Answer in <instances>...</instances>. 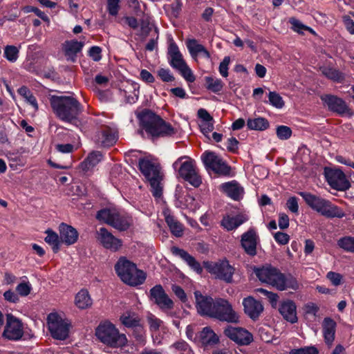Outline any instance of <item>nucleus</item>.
<instances>
[{
    "label": "nucleus",
    "mask_w": 354,
    "mask_h": 354,
    "mask_svg": "<svg viewBox=\"0 0 354 354\" xmlns=\"http://www.w3.org/2000/svg\"><path fill=\"white\" fill-rule=\"evenodd\" d=\"M50 103L57 117L69 123L77 121L84 109L81 103L72 96L53 95Z\"/></svg>",
    "instance_id": "1"
},
{
    "label": "nucleus",
    "mask_w": 354,
    "mask_h": 354,
    "mask_svg": "<svg viewBox=\"0 0 354 354\" xmlns=\"http://www.w3.org/2000/svg\"><path fill=\"white\" fill-rule=\"evenodd\" d=\"M142 129L153 138L169 137L177 133L169 122L151 110H144L139 115Z\"/></svg>",
    "instance_id": "2"
},
{
    "label": "nucleus",
    "mask_w": 354,
    "mask_h": 354,
    "mask_svg": "<svg viewBox=\"0 0 354 354\" xmlns=\"http://www.w3.org/2000/svg\"><path fill=\"white\" fill-rule=\"evenodd\" d=\"M299 194L311 209L322 216L327 218H342L346 215L342 208L332 204L328 200L309 192H301Z\"/></svg>",
    "instance_id": "3"
},
{
    "label": "nucleus",
    "mask_w": 354,
    "mask_h": 354,
    "mask_svg": "<svg viewBox=\"0 0 354 354\" xmlns=\"http://www.w3.org/2000/svg\"><path fill=\"white\" fill-rule=\"evenodd\" d=\"M115 270L120 279L130 286L140 285L146 279V274L143 271L138 270L135 263L124 257L118 261L115 265Z\"/></svg>",
    "instance_id": "4"
},
{
    "label": "nucleus",
    "mask_w": 354,
    "mask_h": 354,
    "mask_svg": "<svg viewBox=\"0 0 354 354\" xmlns=\"http://www.w3.org/2000/svg\"><path fill=\"white\" fill-rule=\"evenodd\" d=\"M96 218L120 232L127 230L133 225V219L131 215L116 209H102L97 212Z\"/></svg>",
    "instance_id": "5"
},
{
    "label": "nucleus",
    "mask_w": 354,
    "mask_h": 354,
    "mask_svg": "<svg viewBox=\"0 0 354 354\" xmlns=\"http://www.w3.org/2000/svg\"><path fill=\"white\" fill-rule=\"evenodd\" d=\"M138 165L141 173L149 181L153 196L160 198L162 189L159 165L147 158L140 159Z\"/></svg>",
    "instance_id": "6"
},
{
    "label": "nucleus",
    "mask_w": 354,
    "mask_h": 354,
    "mask_svg": "<svg viewBox=\"0 0 354 354\" xmlns=\"http://www.w3.org/2000/svg\"><path fill=\"white\" fill-rule=\"evenodd\" d=\"M95 334L102 343L113 348L123 347L127 344L126 335L120 333L115 326L109 322L100 324Z\"/></svg>",
    "instance_id": "7"
},
{
    "label": "nucleus",
    "mask_w": 354,
    "mask_h": 354,
    "mask_svg": "<svg viewBox=\"0 0 354 354\" xmlns=\"http://www.w3.org/2000/svg\"><path fill=\"white\" fill-rule=\"evenodd\" d=\"M211 317L228 323L239 322V317L226 299L218 298L214 301V307Z\"/></svg>",
    "instance_id": "8"
},
{
    "label": "nucleus",
    "mask_w": 354,
    "mask_h": 354,
    "mask_svg": "<svg viewBox=\"0 0 354 354\" xmlns=\"http://www.w3.org/2000/svg\"><path fill=\"white\" fill-rule=\"evenodd\" d=\"M205 268L216 279L222 280L227 283H232L235 268L230 264L227 260L223 259L216 262L208 263Z\"/></svg>",
    "instance_id": "9"
},
{
    "label": "nucleus",
    "mask_w": 354,
    "mask_h": 354,
    "mask_svg": "<svg viewBox=\"0 0 354 354\" xmlns=\"http://www.w3.org/2000/svg\"><path fill=\"white\" fill-rule=\"evenodd\" d=\"M24 334V328L22 322L12 314H8L2 337L10 341H19L21 339Z\"/></svg>",
    "instance_id": "10"
},
{
    "label": "nucleus",
    "mask_w": 354,
    "mask_h": 354,
    "mask_svg": "<svg viewBox=\"0 0 354 354\" xmlns=\"http://www.w3.org/2000/svg\"><path fill=\"white\" fill-rule=\"evenodd\" d=\"M48 329L53 338L64 340L68 336L69 324L57 313H50L48 318Z\"/></svg>",
    "instance_id": "11"
},
{
    "label": "nucleus",
    "mask_w": 354,
    "mask_h": 354,
    "mask_svg": "<svg viewBox=\"0 0 354 354\" xmlns=\"http://www.w3.org/2000/svg\"><path fill=\"white\" fill-rule=\"evenodd\" d=\"M255 274L263 283H268L277 288H283L281 279L283 275L277 268L267 266L255 270Z\"/></svg>",
    "instance_id": "12"
},
{
    "label": "nucleus",
    "mask_w": 354,
    "mask_h": 354,
    "mask_svg": "<svg viewBox=\"0 0 354 354\" xmlns=\"http://www.w3.org/2000/svg\"><path fill=\"white\" fill-rule=\"evenodd\" d=\"M201 159L206 168L212 169L216 174L228 175L230 172V167L214 152H204Z\"/></svg>",
    "instance_id": "13"
},
{
    "label": "nucleus",
    "mask_w": 354,
    "mask_h": 354,
    "mask_svg": "<svg viewBox=\"0 0 354 354\" xmlns=\"http://www.w3.org/2000/svg\"><path fill=\"white\" fill-rule=\"evenodd\" d=\"M178 174L181 178L189 183L195 187H198L202 183L201 178L198 175L195 162L191 158H187L183 162L179 169Z\"/></svg>",
    "instance_id": "14"
},
{
    "label": "nucleus",
    "mask_w": 354,
    "mask_h": 354,
    "mask_svg": "<svg viewBox=\"0 0 354 354\" xmlns=\"http://www.w3.org/2000/svg\"><path fill=\"white\" fill-rule=\"evenodd\" d=\"M97 241L106 249L113 252L119 250L122 245L121 239L113 236L105 227H101L96 232Z\"/></svg>",
    "instance_id": "15"
},
{
    "label": "nucleus",
    "mask_w": 354,
    "mask_h": 354,
    "mask_svg": "<svg viewBox=\"0 0 354 354\" xmlns=\"http://www.w3.org/2000/svg\"><path fill=\"white\" fill-rule=\"evenodd\" d=\"M150 298L162 310H170L174 308V301L160 284L150 290Z\"/></svg>",
    "instance_id": "16"
},
{
    "label": "nucleus",
    "mask_w": 354,
    "mask_h": 354,
    "mask_svg": "<svg viewBox=\"0 0 354 354\" xmlns=\"http://www.w3.org/2000/svg\"><path fill=\"white\" fill-rule=\"evenodd\" d=\"M224 335L239 345H248L252 340V335L241 327L227 326L223 331Z\"/></svg>",
    "instance_id": "17"
},
{
    "label": "nucleus",
    "mask_w": 354,
    "mask_h": 354,
    "mask_svg": "<svg viewBox=\"0 0 354 354\" xmlns=\"http://www.w3.org/2000/svg\"><path fill=\"white\" fill-rule=\"evenodd\" d=\"M259 236L254 228H250L241 235V243L245 253L254 257L257 254V245Z\"/></svg>",
    "instance_id": "18"
},
{
    "label": "nucleus",
    "mask_w": 354,
    "mask_h": 354,
    "mask_svg": "<svg viewBox=\"0 0 354 354\" xmlns=\"http://www.w3.org/2000/svg\"><path fill=\"white\" fill-rule=\"evenodd\" d=\"M321 99L331 111L339 115H344L349 112L347 104L342 98L333 95H322Z\"/></svg>",
    "instance_id": "19"
},
{
    "label": "nucleus",
    "mask_w": 354,
    "mask_h": 354,
    "mask_svg": "<svg viewBox=\"0 0 354 354\" xmlns=\"http://www.w3.org/2000/svg\"><path fill=\"white\" fill-rule=\"evenodd\" d=\"M327 180L330 185L337 190L344 191L351 187L349 181L341 170H334L328 172Z\"/></svg>",
    "instance_id": "20"
},
{
    "label": "nucleus",
    "mask_w": 354,
    "mask_h": 354,
    "mask_svg": "<svg viewBox=\"0 0 354 354\" xmlns=\"http://www.w3.org/2000/svg\"><path fill=\"white\" fill-rule=\"evenodd\" d=\"M196 308L202 315L212 316L214 307V301L211 297L204 296L199 291L194 292Z\"/></svg>",
    "instance_id": "21"
},
{
    "label": "nucleus",
    "mask_w": 354,
    "mask_h": 354,
    "mask_svg": "<svg viewBox=\"0 0 354 354\" xmlns=\"http://www.w3.org/2000/svg\"><path fill=\"white\" fill-rule=\"evenodd\" d=\"M279 313L287 322L295 324L297 322V306L295 303L290 299H286L279 304L278 308Z\"/></svg>",
    "instance_id": "22"
},
{
    "label": "nucleus",
    "mask_w": 354,
    "mask_h": 354,
    "mask_svg": "<svg viewBox=\"0 0 354 354\" xmlns=\"http://www.w3.org/2000/svg\"><path fill=\"white\" fill-rule=\"evenodd\" d=\"M322 327L324 342L328 347H331L335 338L337 324L332 318L325 317Z\"/></svg>",
    "instance_id": "23"
},
{
    "label": "nucleus",
    "mask_w": 354,
    "mask_h": 354,
    "mask_svg": "<svg viewBox=\"0 0 354 354\" xmlns=\"http://www.w3.org/2000/svg\"><path fill=\"white\" fill-rule=\"evenodd\" d=\"M243 305L245 314L254 320L257 319L263 310L262 304L252 297L245 298Z\"/></svg>",
    "instance_id": "24"
},
{
    "label": "nucleus",
    "mask_w": 354,
    "mask_h": 354,
    "mask_svg": "<svg viewBox=\"0 0 354 354\" xmlns=\"http://www.w3.org/2000/svg\"><path fill=\"white\" fill-rule=\"evenodd\" d=\"M61 243L67 245H73L77 242L79 234L76 229L71 225L62 223L59 226Z\"/></svg>",
    "instance_id": "25"
},
{
    "label": "nucleus",
    "mask_w": 354,
    "mask_h": 354,
    "mask_svg": "<svg viewBox=\"0 0 354 354\" xmlns=\"http://www.w3.org/2000/svg\"><path fill=\"white\" fill-rule=\"evenodd\" d=\"M171 252L174 256L179 257L185 261L187 265L198 274H201L203 272V268L200 263L185 250L176 246H173L171 248Z\"/></svg>",
    "instance_id": "26"
},
{
    "label": "nucleus",
    "mask_w": 354,
    "mask_h": 354,
    "mask_svg": "<svg viewBox=\"0 0 354 354\" xmlns=\"http://www.w3.org/2000/svg\"><path fill=\"white\" fill-rule=\"evenodd\" d=\"M248 220V216L244 214H239L235 216L225 215L221 221V225L227 231H232Z\"/></svg>",
    "instance_id": "27"
},
{
    "label": "nucleus",
    "mask_w": 354,
    "mask_h": 354,
    "mask_svg": "<svg viewBox=\"0 0 354 354\" xmlns=\"http://www.w3.org/2000/svg\"><path fill=\"white\" fill-rule=\"evenodd\" d=\"M117 140V136L110 128H104L98 131L95 136V142L100 146L109 147L113 146Z\"/></svg>",
    "instance_id": "28"
},
{
    "label": "nucleus",
    "mask_w": 354,
    "mask_h": 354,
    "mask_svg": "<svg viewBox=\"0 0 354 354\" xmlns=\"http://www.w3.org/2000/svg\"><path fill=\"white\" fill-rule=\"evenodd\" d=\"M83 46L82 42L74 39L65 41L63 44V50L67 59L74 62L77 54L82 50Z\"/></svg>",
    "instance_id": "29"
},
{
    "label": "nucleus",
    "mask_w": 354,
    "mask_h": 354,
    "mask_svg": "<svg viewBox=\"0 0 354 354\" xmlns=\"http://www.w3.org/2000/svg\"><path fill=\"white\" fill-rule=\"evenodd\" d=\"M167 53L169 57V64L172 68L176 69L180 65L185 63L178 46L173 39H171L170 41Z\"/></svg>",
    "instance_id": "30"
},
{
    "label": "nucleus",
    "mask_w": 354,
    "mask_h": 354,
    "mask_svg": "<svg viewBox=\"0 0 354 354\" xmlns=\"http://www.w3.org/2000/svg\"><path fill=\"white\" fill-rule=\"evenodd\" d=\"M221 187L229 197L235 201H239L243 195V187L235 181L222 184Z\"/></svg>",
    "instance_id": "31"
},
{
    "label": "nucleus",
    "mask_w": 354,
    "mask_h": 354,
    "mask_svg": "<svg viewBox=\"0 0 354 354\" xmlns=\"http://www.w3.org/2000/svg\"><path fill=\"white\" fill-rule=\"evenodd\" d=\"M187 48L193 59L197 60V57L200 55V52H203V57L209 59L210 53L202 45L198 43L196 39H188L186 42Z\"/></svg>",
    "instance_id": "32"
},
{
    "label": "nucleus",
    "mask_w": 354,
    "mask_h": 354,
    "mask_svg": "<svg viewBox=\"0 0 354 354\" xmlns=\"http://www.w3.org/2000/svg\"><path fill=\"white\" fill-rule=\"evenodd\" d=\"M319 71L326 78L335 82L341 83L345 80V75L337 68L323 66L319 68Z\"/></svg>",
    "instance_id": "33"
},
{
    "label": "nucleus",
    "mask_w": 354,
    "mask_h": 354,
    "mask_svg": "<svg viewBox=\"0 0 354 354\" xmlns=\"http://www.w3.org/2000/svg\"><path fill=\"white\" fill-rule=\"evenodd\" d=\"M75 303L79 308L86 309L91 306L93 301L88 290L82 289L76 295Z\"/></svg>",
    "instance_id": "34"
},
{
    "label": "nucleus",
    "mask_w": 354,
    "mask_h": 354,
    "mask_svg": "<svg viewBox=\"0 0 354 354\" xmlns=\"http://www.w3.org/2000/svg\"><path fill=\"white\" fill-rule=\"evenodd\" d=\"M165 221L173 235L180 237L183 234V225L175 217L170 214L165 215Z\"/></svg>",
    "instance_id": "35"
},
{
    "label": "nucleus",
    "mask_w": 354,
    "mask_h": 354,
    "mask_svg": "<svg viewBox=\"0 0 354 354\" xmlns=\"http://www.w3.org/2000/svg\"><path fill=\"white\" fill-rule=\"evenodd\" d=\"M120 321L127 328L133 329L140 325V319L138 315L131 312H126L120 317Z\"/></svg>",
    "instance_id": "36"
},
{
    "label": "nucleus",
    "mask_w": 354,
    "mask_h": 354,
    "mask_svg": "<svg viewBox=\"0 0 354 354\" xmlns=\"http://www.w3.org/2000/svg\"><path fill=\"white\" fill-rule=\"evenodd\" d=\"M102 155L99 151H93L89 153L88 157L82 162L83 170H89L97 165L102 160Z\"/></svg>",
    "instance_id": "37"
},
{
    "label": "nucleus",
    "mask_w": 354,
    "mask_h": 354,
    "mask_svg": "<svg viewBox=\"0 0 354 354\" xmlns=\"http://www.w3.org/2000/svg\"><path fill=\"white\" fill-rule=\"evenodd\" d=\"M247 126L251 130L264 131L269 127V122L267 119L261 117L249 118L247 121Z\"/></svg>",
    "instance_id": "38"
},
{
    "label": "nucleus",
    "mask_w": 354,
    "mask_h": 354,
    "mask_svg": "<svg viewBox=\"0 0 354 354\" xmlns=\"http://www.w3.org/2000/svg\"><path fill=\"white\" fill-rule=\"evenodd\" d=\"M45 233L47 234L45 238V241L52 246V249L55 253L59 250V245L61 243L60 237L59 235L50 229H48Z\"/></svg>",
    "instance_id": "39"
},
{
    "label": "nucleus",
    "mask_w": 354,
    "mask_h": 354,
    "mask_svg": "<svg viewBox=\"0 0 354 354\" xmlns=\"http://www.w3.org/2000/svg\"><path fill=\"white\" fill-rule=\"evenodd\" d=\"M200 339L205 344H214L218 342V337L209 328L205 327L200 333Z\"/></svg>",
    "instance_id": "40"
},
{
    "label": "nucleus",
    "mask_w": 354,
    "mask_h": 354,
    "mask_svg": "<svg viewBox=\"0 0 354 354\" xmlns=\"http://www.w3.org/2000/svg\"><path fill=\"white\" fill-rule=\"evenodd\" d=\"M206 88L213 93H219L223 90L224 84L221 80L214 77H205Z\"/></svg>",
    "instance_id": "41"
},
{
    "label": "nucleus",
    "mask_w": 354,
    "mask_h": 354,
    "mask_svg": "<svg viewBox=\"0 0 354 354\" xmlns=\"http://www.w3.org/2000/svg\"><path fill=\"white\" fill-rule=\"evenodd\" d=\"M18 93L26 99V101L29 103L35 111L38 110V104L36 97L33 95L32 92L26 86H21L18 89Z\"/></svg>",
    "instance_id": "42"
},
{
    "label": "nucleus",
    "mask_w": 354,
    "mask_h": 354,
    "mask_svg": "<svg viewBox=\"0 0 354 354\" xmlns=\"http://www.w3.org/2000/svg\"><path fill=\"white\" fill-rule=\"evenodd\" d=\"M282 286H283V288H277L279 290H284L288 288H290L292 290H297L299 288V283L297 281V279L293 277L292 276H288L285 277L283 274L281 277V279Z\"/></svg>",
    "instance_id": "43"
},
{
    "label": "nucleus",
    "mask_w": 354,
    "mask_h": 354,
    "mask_svg": "<svg viewBox=\"0 0 354 354\" xmlns=\"http://www.w3.org/2000/svg\"><path fill=\"white\" fill-rule=\"evenodd\" d=\"M338 246L344 250L354 253V237L344 236L339 239L337 241Z\"/></svg>",
    "instance_id": "44"
},
{
    "label": "nucleus",
    "mask_w": 354,
    "mask_h": 354,
    "mask_svg": "<svg viewBox=\"0 0 354 354\" xmlns=\"http://www.w3.org/2000/svg\"><path fill=\"white\" fill-rule=\"evenodd\" d=\"M132 91L124 90V95L126 98V102L129 104H134L139 97V86L136 84L131 86Z\"/></svg>",
    "instance_id": "45"
},
{
    "label": "nucleus",
    "mask_w": 354,
    "mask_h": 354,
    "mask_svg": "<svg viewBox=\"0 0 354 354\" xmlns=\"http://www.w3.org/2000/svg\"><path fill=\"white\" fill-rule=\"evenodd\" d=\"M178 70L180 75L183 77V78L188 82H194L196 80L195 76L192 71V69L189 67V66L185 63L180 65L178 68H176Z\"/></svg>",
    "instance_id": "46"
},
{
    "label": "nucleus",
    "mask_w": 354,
    "mask_h": 354,
    "mask_svg": "<svg viewBox=\"0 0 354 354\" xmlns=\"http://www.w3.org/2000/svg\"><path fill=\"white\" fill-rule=\"evenodd\" d=\"M270 104L277 109H281L284 106L285 102L281 96L275 91H270L268 94Z\"/></svg>",
    "instance_id": "47"
},
{
    "label": "nucleus",
    "mask_w": 354,
    "mask_h": 354,
    "mask_svg": "<svg viewBox=\"0 0 354 354\" xmlns=\"http://www.w3.org/2000/svg\"><path fill=\"white\" fill-rule=\"evenodd\" d=\"M19 50L15 46H7L4 49L5 57L11 62H15L18 58Z\"/></svg>",
    "instance_id": "48"
},
{
    "label": "nucleus",
    "mask_w": 354,
    "mask_h": 354,
    "mask_svg": "<svg viewBox=\"0 0 354 354\" xmlns=\"http://www.w3.org/2000/svg\"><path fill=\"white\" fill-rule=\"evenodd\" d=\"M276 133L280 140H288L292 135V130L289 127L281 125L277 127Z\"/></svg>",
    "instance_id": "49"
},
{
    "label": "nucleus",
    "mask_w": 354,
    "mask_h": 354,
    "mask_svg": "<svg viewBox=\"0 0 354 354\" xmlns=\"http://www.w3.org/2000/svg\"><path fill=\"white\" fill-rule=\"evenodd\" d=\"M158 76L165 82H171L174 80V77L168 68H161L157 71Z\"/></svg>",
    "instance_id": "50"
},
{
    "label": "nucleus",
    "mask_w": 354,
    "mask_h": 354,
    "mask_svg": "<svg viewBox=\"0 0 354 354\" xmlns=\"http://www.w3.org/2000/svg\"><path fill=\"white\" fill-rule=\"evenodd\" d=\"M289 22L292 25V30L299 33H302L304 30H311L309 27L304 26L300 21L294 17L290 18Z\"/></svg>",
    "instance_id": "51"
},
{
    "label": "nucleus",
    "mask_w": 354,
    "mask_h": 354,
    "mask_svg": "<svg viewBox=\"0 0 354 354\" xmlns=\"http://www.w3.org/2000/svg\"><path fill=\"white\" fill-rule=\"evenodd\" d=\"M257 292L263 294V295L266 296L268 299H269L270 302L272 304V306L275 308L277 306V303L279 299V296L277 294L274 293L272 292H270L266 289L263 288H258L257 290Z\"/></svg>",
    "instance_id": "52"
},
{
    "label": "nucleus",
    "mask_w": 354,
    "mask_h": 354,
    "mask_svg": "<svg viewBox=\"0 0 354 354\" xmlns=\"http://www.w3.org/2000/svg\"><path fill=\"white\" fill-rule=\"evenodd\" d=\"M290 354H319V351L313 346H304L298 349L291 350Z\"/></svg>",
    "instance_id": "53"
},
{
    "label": "nucleus",
    "mask_w": 354,
    "mask_h": 354,
    "mask_svg": "<svg viewBox=\"0 0 354 354\" xmlns=\"http://www.w3.org/2000/svg\"><path fill=\"white\" fill-rule=\"evenodd\" d=\"M120 0H107V10L109 15L116 16L120 10Z\"/></svg>",
    "instance_id": "54"
},
{
    "label": "nucleus",
    "mask_w": 354,
    "mask_h": 354,
    "mask_svg": "<svg viewBox=\"0 0 354 354\" xmlns=\"http://www.w3.org/2000/svg\"><path fill=\"white\" fill-rule=\"evenodd\" d=\"M326 277L335 286H339L342 283L343 276L339 273L330 271L327 273Z\"/></svg>",
    "instance_id": "55"
},
{
    "label": "nucleus",
    "mask_w": 354,
    "mask_h": 354,
    "mask_svg": "<svg viewBox=\"0 0 354 354\" xmlns=\"http://www.w3.org/2000/svg\"><path fill=\"white\" fill-rule=\"evenodd\" d=\"M303 309L306 315L317 317L319 307L313 302H308L304 306Z\"/></svg>",
    "instance_id": "56"
},
{
    "label": "nucleus",
    "mask_w": 354,
    "mask_h": 354,
    "mask_svg": "<svg viewBox=\"0 0 354 354\" xmlns=\"http://www.w3.org/2000/svg\"><path fill=\"white\" fill-rule=\"evenodd\" d=\"M172 346L181 354H192V351L188 344L185 341H179L172 344Z\"/></svg>",
    "instance_id": "57"
},
{
    "label": "nucleus",
    "mask_w": 354,
    "mask_h": 354,
    "mask_svg": "<svg viewBox=\"0 0 354 354\" xmlns=\"http://www.w3.org/2000/svg\"><path fill=\"white\" fill-rule=\"evenodd\" d=\"M32 290L31 285L29 283V282H22L20 283L17 287H16V291L19 295H20L22 297H26L28 295Z\"/></svg>",
    "instance_id": "58"
},
{
    "label": "nucleus",
    "mask_w": 354,
    "mask_h": 354,
    "mask_svg": "<svg viewBox=\"0 0 354 354\" xmlns=\"http://www.w3.org/2000/svg\"><path fill=\"white\" fill-rule=\"evenodd\" d=\"M230 62V57L229 56H226L219 64L218 71L221 75L223 77H227L228 76V66Z\"/></svg>",
    "instance_id": "59"
},
{
    "label": "nucleus",
    "mask_w": 354,
    "mask_h": 354,
    "mask_svg": "<svg viewBox=\"0 0 354 354\" xmlns=\"http://www.w3.org/2000/svg\"><path fill=\"white\" fill-rule=\"evenodd\" d=\"M171 290L182 302L185 303L187 301V295L180 286L176 284H173L171 286Z\"/></svg>",
    "instance_id": "60"
},
{
    "label": "nucleus",
    "mask_w": 354,
    "mask_h": 354,
    "mask_svg": "<svg viewBox=\"0 0 354 354\" xmlns=\"http://www.w3.org/2000/svg\"><path fill=\"white\" fill-rule=\"evenodd\" d=\"M286 207L292 213L298 214V199L295 196L289 198L286 202Z\"/></svg>",
    "instance_id": "61"
},
{
    "label": "nucleus",
    "mask_w": 354,
    "mask_h": 354,
    "mask_svg": "<svg viewBox=\"0 0 354 354\" xmlns=\"http://www.w3.org/2000/svg\"><path fill=\"white\" fill-rule=\"evenodd\" d=\"M148 324L151 330L156 331L159 330V328L162 324V321L153 315H150L147 317Z\"/></svg>",
    "instance_id": "62"
},
{
    "label": "nucleus",
    "mask_w": 354,
    "mask_h": 354,
    "mask_svg": "<svg viewBox=\"0 0 354 354\" xmlns=\"http://www.w3.org/2000/svg\"><path fill=\"white\" fill-rule=\"evenodd\" d=\"M274 238L279 244L280 245H286L289 242L290 236L288 234L277 232L274 234Z\"/></svg>",
    "instance_id": "63"
},
{
    "label": "nucleus",
    "mask_w": 354,
    "mask_h": 354,
    "mask_svg": "<svg viewBox=\"0 0 354 354\" xmlns=\"http://www.w3.org/2000/svg\"><path fill=\"white\" fill-rule=\"evenodd\" d=\"M102 49L99 46H93L88 51L89 56L95 62H98L102 59Z\"/></svg>",
    "instance_id": "64"
}]
</instances>
